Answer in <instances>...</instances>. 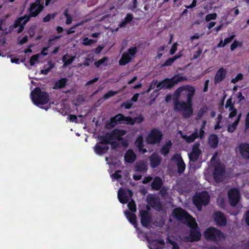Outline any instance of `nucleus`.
Here are the masks:
<instances>
[{
	"label": "nucleus",
	"instance_id": "f257e3e1",
	"mask_svg": "<svg viewBox=\"0 0 249 249\" xmlns=\"http://www.w3.org/2000/svg\"><path fill=\"white\" fill-rule=\"evenodd\" d=\"M195 93V88L187 86L178 89L174 93L176 98L174 101L175 109L181 111L184 118H189L193 114L192 98Z\"/></svg>",
	"mask_w": 249,
	"mask_h": 249
},
{
	"label": "nucleus",
	"instance_id": "f03ea898",
	"mask_svg": "<svg viewBox=\"0 0 249 249\" xmlns=\"http://www.w3.org/2000/svg\"><path fill=\"white\" fill-rule=\"evenodd\" d=\"M173 213L178 219L187 224L191 228L190 237L186 239V241H195L199 240L201 233L194 218L183 210L179 208L175 209Z\"/></svg>",
	"mask_w": 249,
	"mask_h": 249
},
{
	"label": "nucleus",
	"instance_id": "7ed1b4c3",
	"mask_svg": "<svg viewBox=\"0 0 249 249\" xmlns=\"http://www.w3.org/2000/svg\"><path fill=\"white\" fill-rule=\"evenodd\" d=\"M43 5L41 3L40 0H36L32 3L27 9L28 14H26L23 17L18 18L14 21L13 27H18L17 32L21 33L24 29V25L30 20L31 18L37 17L43 10Z\"/></svg>",
	"mask_w": 249,
	"mask_h": 249
},
{
	"label": "nucleus",
	"instance_id": "20e7f679",
	"mask_svg": "<svg viewBox=\"0 0 249 249\" xmlns=\"http://www.w3.org/2000/svg\"><path fill=\"white\" fill-rule=\"evenodd\" d=\"M31 96L32 101L36 105H45L49 100L47 93L42 91L39 88H36L31 92Z\"/></svg>",
	"mask_w": 249,
	"mask_h": 249
},
{
	"label": "nucleus",
	"instance_id": "39448f33",
	"mask_svg": "<svg viewBox=\"0 0 249 249\" xmlns=\"http://www.w3.org/2000/svg\"><path fill=\"white\" fill-rule=\"evenodd\" d=\"M126 134V131L123 130L115 129L110 134L107 135L105 137L106 142L110 143L112 146L115 147L122 137Z\"/></svg>",
	"mask_w": 249,
	"mask_h": 249
},
{
	"label": "nucleus",
	"instance_id": "423d86ee",
	"mask_svg": "<svg viewBox=\"0 0 249 249\" xmlns=\"http://www.w3.org/2000/svg\"><path fill=\"white\" fill-rule=\"evenodd\" d=\"M210 196L206 191L196 193L193 198V202L199 211L201 210L202 205L208 204Z\"/></svg>",
	"mask_w": 249,
	"mask_h": 249
},
{
	"label": "nucleus",
	"instance_id": "0eeeda50",
	"mask_svg": "<svg viewBox=\"0 0 249 249\" xmlns=\"http://www.w3.org/2000/svg\"><path fill=\"white\" fill-rule=\"evenodd\" d=\"M138 49L136 47L129 48L127 51L124 52L120 59L119 63L121 66H124L131 62L135 57Z\"/></svg>",
	"mask_w": 249,
	"mask_h": 249
},
{
	"label": "nucleus",
	"instance_id": "6e6552de",
	"mask_svg": "<svg viewBox=\"0 0 249 249\" xmlns=\"http://www.w3.org/2000/svg\"><path fill=\"white\" fill-rule=\"evenodd\" d=\"M204 236L206 239L215 241H220L224 238L220 231L213 227L208 228L205 232Z\"/></svg>",
	"mask_w": 249,
	"mask_h": 249
},
{
	"label": "nucleus",
	"instance_id": "1a4fd4ad",
	"mask_svg": "<svg viewBox=\"0 0 249 249\" xmlns=\"http://www.w3.org/2000/svg\"><path fill=\"white\" fill-rule=\"evenodd\" d=\"M123 121L126 122L127 124H135V121L131 118L129 117H125L123 115L119 114L110 119L109 123L107 124V126L108 128L112 127L118 123H121Z\"/></svg>",
	"mask_w": 249,
	"mask_h": 249
},
{
	"label": "nucleus",
	"instance_id": "9d476101",
	"mask_svg": "<svg viewBox=\"0 0 249 249\" xmlns=\"http://www.w3.org/2000/svg\"><path fill=\"white\" fill-rule=\"evenodd\" d=\"M162 134L159 130L154 129L151 131L146 138L148 143L156 144L160 143L162 137Z\"/></svg>",
	"mask_w": 249,
	"mask_h": 249
},
{
	"label": "nucleus",
	"instance_id": "9b49d317",
	"mask_svg": "<svg viewBox=\"0 0 249 249\" xmlns=\"http://www.w3.org/2000/svg\"><path fill=\"white\" fill-rule=\"evenodd\" d=\"M132 192L128 189H120L118 192V197L122 203H126L131 199Z\"/></svg>",
	"mask_w": 249,
	"mask_h": 249
},
{
	"label": "nucleus",
	"instance_id": "f8f14e48",
	"mask_svg": "<svg viewBox=\"0 0 249 249\" xmlns=\"http://www.w3.org/2000/svg\"><path fill=\"white\" fill-rule=\"evenodd\" d=\"M228 197L231 206L236 205L240 198L239 190L236 188L230 189L228 192Z\"/></svg>",
	"mask_w": 249,
	"mask_h": 249
},
{
	"label": "nucleus",
	"instance_id": "ddd939ff",
	"mask_svg": "<svg viewBox=\"0 0 249 249\" xmlns=\"http://www.w3.org/2000/svg\"><path fill=\"white\" fill-rule=\"evenodd\" d=\"M201 154L200 144L196 142L193 146L192 152L189 154V157L191 161H196Z\"/></svg>",
	"mask_w": 249,
	"mask_h": 249
},
{
	"label": "nucleus",
	"instance_id": "4468645a",
	"mask_svg": "<svg viewBox=\"0 0 249 249\" xmlns=\"http://www.w3.org/2000/svg\"><path fill=\"white\" fill-rule=\"evenodd\" d=\"M224 174V168L222 165L217 163L214 166V170L213 174V178L216 182L221 181Z\"/></svg>",
	"mask_w": 249,
	"mask_h": 249
},
{
	"label": "nucleus",
	"instance_id": "2eb2a0df",
	"mask_svg": "<svg viewBox=\"0 0 249 249\" xmlns=\"http://www.w3.org/2000/svg\"><path fill=\"white\" fill-rule=\"evenodd\" d=\"M107 144H110V143H107L106 142V138H105L103 140V142H100L96 144L94 146V151L98 155L105 154L109 149Z\"/></svg>",
	"mask_w": 249,
	"mask_h": 249
},
{
	"label": "nucleus",
	"instance_id": "dca6fc26",
	"mask_svg": "<svg viewBox=\"0 0 249 249\" xmlns=\"http://www.w3.org/2000/svg\"><path fill=\"white\" fill-rule=\"evenodd\" d=\"M172 160L177 164L178 172L182 173L185 169V164L180 155L176 154L172 158Z\"/></svg>",
	"mask_w": 249,
	"mask_h": 249
},
{
	"label": "nucleus",
	"instance_id": "f3484780",
	"mask_svg": "<svg viewBox=\"0 0 249 249\" xmlns=\"http://www.w3.org/2000/svg\"><path fill=\"white\" fill-rule=\"evenodd\" d=\"M204 133L203 130H200L199 132L197 130H196L195 132L189 136L182 135V138L189 143L194 142L197 138L199 137L200 139H202Z\"/></svg>",
	"mask_w": 249,
	"mask_h": 249
},
{
	"label": "nucleus",
	"instance_id": "a211bd4d",
	"mask_svg": "<svg viewBox=\"0 0 249 249\" xmlns=\"http://www.w3.org/2000/svg\"><path fill=\"white\" fill-rule=\"evenodd\" d=\"M170 83V82H163L162 81L160 82H159L158 81V80H153L151 82V83L150 85V87L148 88V89L147 90L146 92H150V91L151 89H155V87L159 88L160 89H165V88H167V87H171V86H170V84H169Z\"/></svg>",
	"mask_w": 249,
	"mask_h": 249
},
{
	"label": "nucleus",
	"instance_id": "6ab92c4d",
	"mask_svg": "<svg viewBox=\"0 0 249 249\" xmlns=\"http://www.w3.org/2000/svg\"><path fill=\"white\" fill-rule=\"evenodd\" d=\"M147 203L153 208L159 209L161 205L158 197L153 195H149L147 197Z\"/></svg>",
	"mask_w": 249,
	"mask_h": 249
},
{
	"label": "nucleus",
	"instance_id": "aec40b11",
	"mask_svg": "<svg viewBox=\"0 0 249 249\" xmlns=\"http://www.w3.org/2000/svg\"><path fill=\"white\" fill-rule=\"evenodd\" d=\"M213 218L217 225L224 226L226 224V219L223 213L220 212H216L213 214Z\"/></svg>",
	"mask_w": 249,
	"mask_h": 249
},
{
	"label": "nucleus",
	"instance_id": "412c9836",
	"mask_svg": "<svg viewBox=\"0 0 249 249\" xmlns=\"http://www.w3.org/2000/svg\"><path fill=\"white\" fill-rule=\"evenodd\" d=\"M239 152L241 156L245 159H249V144L242 143L239 146Z\"/></svg>",
	"mask_w": 249,
	"mask_h": 249
},
{
	"label": "nucleus",
	"instance_id": "4be33fe9",
	"mask_svg": "<svg viewBox=\"0 0 249 249\" xmlns=\"http://www.w3.org/2000/svg\"><path fill=\"white\" fill-rule=\"evenodd\" d=\"M231 101V99H228L225 105V108L230 112L229 115V117L230 118H231L235 116L237 114L236 109L234 107Z\"/></svg>",
	"mask_w": 249,
	"mask_h": 249
},
{
	"label": "nucleus",
	"instance_id": "5701e85b",
	"mask_svg": "<svg viewBox=\"0 0 249 249\" xmlns=\"http://www.w3.org/2000/svg\"><path fill=\"white\" fill-rule=\"evenodd\" d=\"M227 71L223 68H220L216 72L214 82L215 83H218L223 81L226 77Z\"/></svg>",
	"mask_w": 249,
	"mask_h": 249
},
{
	"label": "nucleus",
	"instance_id": "b1692460",
	"mask_svg": "<svg viewBox=\"0 0 249 249\" xmlns=\"http://www.w3.org/2000/svg\"><path fill=\"white\" fill-rule=\"evenodd\" d=\"M149 159L150 165L152 168H155L158 166L161 161V158L160 156L156 153H153L149 157Z\"/></svg>",
	"mask_w": 249,
	"mask_h": 249
},
{
	"label": "nucleus",
	"instance_id": "393cba45",
	"mask_svg": "<svg viewBox=\"0 0 249 249\" xmlns=\"http://www.w3.org/2000/svg\"><path fill=\"white\" fill-rule=\"evenodd\" d=\"M140 215L142 225L144 227H147L150 222V217L148 213L145 210L141 211Z\"/></svg>",
	"mask_w": 249,
	"mask_h": 249
},
{
	"label": "nucleus",
	"instance_id": "a878e982",
	"mask_svg": "<svg viewBox=\"0 0 249 249\" xmlns=\"http://www.w3.org/2000/svg\"><path fill=\"white\" fill-rule=\"evenodd\" d=\"M136 158L135 154L131 150H128L124 155L125 161L127 163H131L133 162L135 160Z\"/></svg>",
	"mask_w": 249,
	"mask_h": 249
},
{
	"label": "nucleus",
	"instance_id": "bb28decb",
	"mask_svg": "<svg viewBox=\"0 0 249 249\" xmlns=\"http://www.w3.org/2000/svg\"><path fill=\"white\" fill-rule=\"evenodd\" d=\"M162 185V181L160 177H156L154 178L151 183V188L153 190H159L161 188Z\"/></svg>",
	"mask_w": 249,
	"mask_h": 249
},
{
	"label": "nucleus",
	"instance_id": "cd10ccee",
	"mask_svg": "<svg viewBox=\"0 0 249 249\" xmlns=\"http://www.w3.org/2000/svg\"><path fill=\"white\" fill-rule=\"evenodd\" d=\"M149 248V249H161L159 247V245L163 246L164 245V241L163 240H159L158 241H152L151 242L148 239Z\"/></svg>",
	"mask_w": 249,
	"mask_h": 249
},
{
	"label": "nucleus",
	"instance_id": "c85d7f7f",
	"mask_svg": "<svg viewBox=\"0 0 249 249\" xmlns=\"http://www.w3.org/2000/svg\"><path fill=\"white\" fill-rule=\"evenodd\" d=\"M183 79H184L183 77L181 76H177L173 77L172 78V79H170V80L166 79V80L163 81L162 82H170V83L169 84H170V86H171V87L165 88V89H171L175 85V84L178 83V82H179L180 81H182L183 80Z\"/></svg>",
	"mask_w": 249,
	"mask_h": 249
},
{
	"label": "nucleus",
	"instance_id": "c756f323",
	"mask_svg": "<svg viewBox=\"0 0 249 249\" xmlns=\"http://www.w3.org/2000/svg\"><path fill=\"white\" fill-rule=\"evenodd\" d=\"M135 145L138 147L139 151L142 153H144L146 152V150L143 148V137L139 136L135 141Z\"/></svg>",
	"mask_w": 249,
	"mask_h": 249
},
{
	"label": "nucleus",
	"instance_id": "7c9ffc66",
	"mask_svg": "<svg viewBox=\"0 0 249 249\" xmlns=\"http://www.w3.org/2000/svg\"><path fill=\"white\" fill-rule=\"evenodd\" d=\"M147 169V164L143 161L138 162L135 165V170L137 172H145Z\"/></svg>",
	"mask_w": 249,
	"mask_h": 249
},
{
	"label": "nucleus",
	"instance_id": "2f4dec72",
	"mask_svg": "<svg viewBox=\"0 0 249 249\" xmlns=\"http://www.w3.org/2000/svg\"><path fill=\"white\" fill-rule=\"evenodd\" d=\"M209 144L213 148H215L218 143V139L216 135L212 134L209 138Z\"/></svg>",
	"mask_w": 249,
	"mask_h": 249
},
{
	"label": "nucleus",
	"instance_id": "473e14b6",
	"mask_svg": "<svg viewBox=\"0 0 249 249\" xmlns=\"http://www.w3.org/2000/svg\"><path fill=\"white\" fill-rule=\"evenodd\" d=\"M75 56H71L68 54L64 55L62 57V61L64 62V66H67L71 64L74 60Z\"/></svg>",
	"mask_w": 249,
	"mask_h": 249
},
{
	"label": "nucleus",
	"instance_id": "72a5a7b5",
	"mask_svg": "<svg viewBox=\"0 0 249 249\" xmlns=\"http://www.w3.org/2000/svg\"><path fill=\"white\" fill-rule=\"evenodd\" d=\"M241 114L240 113L238 115L237 118L234 121V122L231 124H230L228 125V131L229 132H232L235 130V129H236V128L237 127L238 124L239 123V121L241 118Z\"/></svg>",
	"mask_w": 249,
	"mask_h": 249
},
{
	"label": "nucleus",
	"instance_id": "f704fd0d",
	"mask_svg": "<svg viewBox=\"0 0 249 249\" xmlns=\"http://www.w3.org/2000/svg\"><path fill=\"white\" fill-rule=\"evenodd\" d=\"M133 17L132 14H128L126 15L125 18H124L123 20H122L121 23H120L119 27L120 28L124 27L126 24L129 23L130 21H131Z\"/></svg>",
	"mask_w": 249,
	"mask_h": 249
},
{
	"label": "nucleus",
	"instance_id": "c9c22d12",
	"mask_svg": "<svg viewBox=\"0 0 249 249\" xmlns=\"http://www.w3.org/2000/svg\"><path fill=\"white\" fill-rule=\"evenodd\" d=\"M124 213L127 218L129 221V222L131 223H132L134 226L135 227H136V215L134 214L130 213V212L127 211H125L124 212Z\"/></svg>",
	"mask_w": 249,
	"mask_h": 249
},
{
	"label": "nucleus",
	"instance_id": "e433bc0d",
	"mask_svg": "<svg viewBox=\"0 0 249 249\" xmlns=\"http://www.w3.org/2000/svg\"><path fill=\"white\" fill-rule=\"evenodd\" d=\"M67 82V79L62 78L58 80L55 84L53 89H58L64 87Z\"/></svg>",
	"mask_w": 249,
	"mask_h": 249
},
{
	"label": "nucleus",
	"instance_id": "4c0bfd02",
	"mask_svg": "<svg viewBox=\"0 0 249 249\" xmlns=\"http://www.w3.org/2000/svg\"><path fill=\"white\" fill-rule=\"evenodd\" d=\"M172 146V142L169 141L161 148V153L163 155H166L169 152V150Z\"/></svg>",
	"mask_w": 249,
	"mask_h": 249
},
{
	"label": "nucleus",
	"instance_id": "58836bf2",
	"mask_svg": "<svg viewBox=\"0 0 249 249\" xmlns=\"http://www.w3.org/2000/svg\"><path fill=\"white\" fill-rule=\"evenodd\" d=\"M96 42V40L89 39L88 37H84L82 40V44L84 46H90Z\"/></svg>",
	"mask_w": 249,
	"mask_h": 249
},
{
	"label": "nucleus",
	"instance_id": "ea45409f",
	"mask_svg": "<svg viewBox=\"0 0 249 249\" xmlns=\"http://www.w3.org/2000/svg\"><path fill=\"white\" fill-rule=\"evenodd\" d=\"M40 54H36L33 55L30 60V64L31 66L35 65L37 61Z\"/></svg>",
	"mask_w": 249,
	"mask_h": 249
},
{
	"label": "nucleus",
	"instance_id": "a19ab883",
	"mask_svg": "<svg viewBox=\"0 0 249 249\" xmlns=\"http://www.w3.org/2000/svg\"><path fill=\"white\" fill-rule=\"evenodd\" d=\"M128 202L127 206L129 209L132 212H135L136 211V208L134 201L131 199V200Z\"/></svg>",
	"mask_w": 249,
	"mask_h": 249
},
{
	"label": "nucleus",
	"instance_id": "79ce46f5",
	"mask_svg": "<svg viewBox=\"0 0 249 249\" xmlns=\"http://www.w3.org/2000/svg\"><path fill=\"white\" fill-rule=\"evenodd\" d=\"M169 243L172 246V249H179L176 243L173 240V238L170 237L168 238Z\"/></svg>",
	"mask_w": 249,
	"mask_h": 249
},
{
	"label": "nucleus",
	"instance_id": "37998d69",
	"mask_svg": "<svg viewBox=\"0 0 249 249\" xmlns=\"http://www.w3.org/2000/svg\"><path fill=\"white\" fill-rule=\"evenodd\" d=\"M118 93V91H113L112 90H110L108 92H107V93L104 94L103 98L104 99L106 100V99H107L108 98H109V97H112V96H114V95L117 94Z\"/></svg>",
	"mask_w": 249,
	"mask_h": 249
},
{
	"label": "nucleus",
	"instance_id": "c03bdc74",
	"mask_svg": "<svg viewBox=\"0 0 249 249\" xmlns=\"http://www.w3.org/2000/svg\"><path fill=\"white\" fill-rule=\"evenodd\" d=\"M243 78V74L242 73H239L236 75V76L235 78L231 79V82L233 84H235L238 81L242 80Z\"/></svg>",
	"mask_w": 249,
	"mask_h": 249
},
{
	"label": "nucleus",
	"instance_id": "a18cd8bd",
	"mask_svg": "<svg viewBox=\"0 0 249 249\" xmlns=\"http://www.w3.org/2000/svg\"><path fill=\"white\" fill-rule=\"evenodd\" d=\"M217 17L216 13L210 14L207 15L205 17V20L207 21H209L213 19H215Z\"/></svg>",
	"mask_w": 249,
	"mask_h": 249
},
{
	"label": "nucleus",
	"instance_id": "49530a36",
	"mask_svg": "<svg viewBox=\"0 0 249 249\" xmlns=\"http://www.w3.org/2000/svg\"><path fill=\"white\" fill-rule=\"evenodd\" d=\"M49 67L44 69V70H42L41 71V73L43 74H45V75H46L50 71V70L53 68L54 67V65L51 63H49Z\"/></svg>",
	"mask_w": 249,
	"mask_h": 249
},
{
	"label": "nucleus",
	"instance_id": "de8ad7c7",
	"mask_svg": "<svg viewBox=\"0 0 249 249\" xmlns=\"http://www.w3.org/2000/svg\"><path fill=\"white\" fill-rule=\"evenodd\" d=\"M222 119V115L221 114H219L217 117L218 121H217L216 124L214 126L215 129H217L222 127V125H220V123H221V121Z\"/></svg>",
	"mask_w": 249,
	"mask_h": 249
},
{
	"label": "nucleus",
	"instance_id": "09e8293b",
	"mask_svg": "<svg viewBox=\"0 0 249 249\" xmlns=\"http://www.w3.org/2000/svg\"><path fill=\"white\" fill-rule=\"evenodd\" d=\"M207 108L205 107L201 108L198 111L197 115V119H200L206 112Z\"/></svg>",
	"mask_w": 249,
	"mask_h": 249
},
{
	"label": "nucleus",
	"instance_id": "8fccbe9b",
	"mask_svg": "<svg viewBox=\"0 0 249 249\" xmlns=\"http://www.w3.org/2000/svg\"><path fill=\"white\" fill-rule=\"evenodd\" d=\"M107 60V58L104 57L103 58L100 59L98 61L95 62V65L97 68H99L102 64L105 63Z\"/></svg>",
	"mask_w": 249,
	"mask_h": 249
},
{
	"label": "nucleus",
	"instance_id": "3c124183",
	"mask_svg": "<svg viewBox=\"0 0 249 249\" xmlns=\"http://www.w3.org/2000/svg\"><path fill=\"white\" fill-rule=\"evenodd\" d=\"M241 44L236 40H234L231 45V51L235 50L238 46H241Z\"/></svg>",
	"mask_w": 249,
	"mask_h": 249
},
{
	"label": "nucleus",
	"instance_id": "603ef678",
	"mask_svg": "<svg viewBox=\"0 0 249 249\" xmlns=\"http://www.w3.org/2000/svg\"><path fill=\"white\" fill-rule=\"evenodd\" d=\"M56 14H48L45 18H43V21L44 22H48L50 20L51 18H53Z\"/></svg>",
	"mask_w": 249,
	"mask_h": 249
},
{
	"label": "nucleus",
	"instance_id": "864d4df0",
	"mask_svg": "<svg viewBox=\"0 0 249 249\" xmlns=\"http://www.w3.org/2000/svg\"><path fill=\"white\" fill-rule=\"evenodd\" d=\"M121 171L118 170L115 172L114 174H112V177L113 178L117 180L121 178V175H120Z\"/></svg>",
	"mask_w": 249,
	"mask_h": 249
},
{
	"label": "nucleus",
	"instance_id": "5fc2aeb1",
	"mask_svg": "<svg viewBox=\"0 0 249 249\" xmlns=\"http://www.w3.org/2000/svg\"><path fill=\"white\" fill-rule=\"evenodd\" d=\"M175 61V59L170 58L168 59L163 65V66H170Z\"/></svg>",
	"mask_w": 249,
	"mask_h": 249
},
{
	"label": "nucleus",
	"instance_id": "6e6d98bb",
	"mask_svg": "<svg viewBox=\"0 0 249 249\" xmlns=\"http://www.w3.org/2000/svg\"><path fill=\"white\" fill-rule=\"evenodd\" d=\"M177 50V43H175L172 46V48L170 51V53L171 54H173L175 53V52Z\"/></svg>",
	"mask_w": 249,
	"mask_h": 249
},
{
	"label": "nucleus",
	"instance_id": "4d7b16f0",
	"mask_svg": "<svg viewBox=\"0 0 249 249\" xmlns=\"http://www.w3.org/2000/svg\"><path fill=\"white\" fill-rule=\"evenodd\" d=\"M234 37V35H232L230 37L225 38L224 41V43L225 44V45L227 44L230 43L233 39Z\"/></svg>",
	"mask_w": 249,
	"mask_h": 249
},
{
	"label": "nucleus",
	"instance_id": "13d9d810",
	"mask_svg": "<svg viewBox=\"0 0 249 249\" xmlns=\"http://www.w3.org/2000/svg\"><path fill=\"white\" fill-rule=\"evenodd\" d=\"M132 104L130 102H127L126 103H124L122 106L126 109H129L132 107Z\"/></svg>",
	"mask_w": 249,
	"mask_h": 249
},
{
	"label": "nucleus",
	"instance_id": "bf43d9fd",
	"mask_svg": "<svg viewBox=\"0 0 249 249\" xmlns=\"http://www.w3.org/2000/svg\"><path fill=\"white\" fill-rule=\"evenodd\" d=\"M167 189L165 187L162 188L160 191V193L162 197H165L167 194Z\"/></svg>",
	"mask_w": 249,
	"mask_h": 249
},
{
	"label": "nucleus",
	"instance_id": "052dcab7",
	"mask_svg": "<svg viewBox=\"0 0 249 249\" xmlns=\"http://www.w3.org/2000/svg\"><path fill=\"white\" fill-rule=\"evenodd\" d=\"M69 119L71 122H76L77 120V116L74 115H71L69 116Z\"/></svg>",
	"mask_w": 249,
	"mask_h": 249
},
{
	"label": "nucleus",
	"instance_id": "680f3d73",
	"mask_svg": "<svg viewBox=\"0 0 249 249\" xmlns=\"http://www.w3.org/2000/svg\"><path fill=\"white\" fill-rule=\"evenodd\" d=\"M98 79H99L98 77H95V78H93V79L89 81L86 83V86H88V85H89L92 84L94 83L95 82H96V81H97L98 80Z\"/></svg>",
	"mask_w": 249,
	"mask_h": 249
},
{
	"label": "nucleus",
	"instance_id": "e2e57ef3",
	"mask_svg": "<svg viewBox=\"0 0 249 249\" xmlns=\"http://www.w3.org/2000/svg\"><path fill=\"white\" fill-rule=\"evenodd\" d=\"M246 129H249V112L247 114L246 119Z\"/></svg>",
	"mask_w": 249,
	"mask_h": 249
},
{
	"label": "nucleus",
	"instance_id": "0e129e2a",
	"mask_svg": "<svg viewBox=\"0 0 249 249\" xmlns=\"http://www.w3.org/2000/svg\"><path fill=\"white\" fill-rule=\"evenodd\" d=\"M135 123H140L143 121V118L142 116H140L138 117L135 118V120H133Z\"/></svg>",
	"mask_w": 249,
	"mask_h": 249
},
{
	"label": "nucleus",
	"instance_id": "69168bd1",
	"mask_svg": "<svg viewBox=\"0 0 249 249\" xmlns=\"http://www.w3.org/2000/svg\"><path fill=\"white\" fill-rule=\"evenodd\" d=\"M27 41H28V37H27V36H25L24 37H23L21 39H20L19 41V43L20 44H23L25 43L26 42H27Z\"/></svg>",
	"mask_w": 249,
	"mask_h": 249
},
{
	"label": "nucleus",
	"instance_id": "338daca9",
	"mask_svg": "<svg viewBox=\"0 0 249 249\" xmlns=\"http://www.w3.org/2000/svg\"><path fill=\"white\" fill-rule=\"evenodd\" d=\"M72 21V18L71 16L66 18V23L67 25H70Z\"/></svg>",
	"mask_w": 249,
	"mask_h": 249
},
{
	"label": "nucleus",
	"instance_id": "774afa93",
	"mask_svg": "<svg viewBox=\"0 0 249 249\" xmlns=\"http://www.w3.org/2000/svg\"><path fill=\"white\" fill-rule=\"evenodd\" d=\"M152 179V178L151 177H145L143 181H142V182L143 183H147L149 182H150Z\"/></svg>",
	"mask_w": 249,
	"mask_h": 249
}]
</instances>
